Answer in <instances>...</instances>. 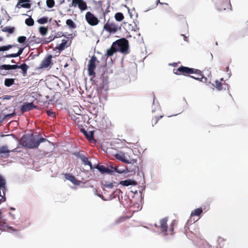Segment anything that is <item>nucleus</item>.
I'll return each mask as SVG.
<instances>
[{"label": "nucleus", "mask_w": 248, "mask_h": 248, "mask_svg": "<svg viewBox=\"0 0 248 248\" xmlns=\"http://www.w3.org/2000/svg\"><path fill=\"white\" fill-rule=\"evenodd\" d=\"M47 140L42 138L39 134H27L24 135L20 139V144L29 149L37 148L40 143L45 142Z\"/></svg>", "instance_id": "1"}, {"label": "nucleus", "mask_w": 248, "mask_h": 248, "mask_svg": "<svg viewBox=\"0 0 248 248\" xmlns=\"http://www.w3.org/2000/svg\"><path fill=\"white\" fill-rule=\"evenodd\" d=\"M129 44L128 41L125 38H123L114 42L110 48L107 50L106 55L108 57H110V58L113 56L114 54L120 51L122 53H127L128 51ZM111 62H113L111 59Z\"/></svg>", "instance_id": "2"}, {"label": "nucleus", "mask_w": 248, "mask_h": 248, "mask_svg": "<svg viewBox=\"0 0 248 248\" xmlns=\"http://www.w3.org/2000/svg\"><path fill=\"white\" fill-rule=\"evenodd\" d=\"M173 73L177 75L182 74L184 76L189 75V74H196L197 77H194L193 76H189V77L191 78L199 81H202V79L203 78V76L202 74L201 70L197 69L189 68L183 66H180L176 70L173 69Z\"/></svg>", "instance_id": "3"}, {"label": "nucleus", "mask_w": 248, "mask_h": 248, "mask_svg": "<svg viewBox=\"0 0 248 248\" xmlns=\"http://www.w3.org/2000/svg\"><path fill=\"white\" fill-rule=\"evenodd\" d=\"M29 68V66H28L25 63H23L21 65L18 66L17 65H2L0 66V69L2 70H11V69H16L17 68H20L22 71V74L24 76H26L27 75V71Z\"/></svg>", "instance_id": "4"}, {"label": "nucleus", "mask_w": 248, "mask_h": 248, "mask_svg": "<svg viewBox=\"0 0 248 248\" xmlns=\"http://www.w3.org/2000/svg\"><path fill=\"white\" fill-rule=\"evenodd\" d=\"M72 119L75 121L79 127H83L85 124L87 119L88 118L87 115H81L76 113L71 115Z\"/></svg>", "instance_id": "5"}, {"label": "nucleus", "mask_w": 248, "mask_h": 248, "mask_svg": "<svg viewBox=\"0 0 248 248\" xmlns=\"http://www.w3.org/2000/svg\"><path fill=\"white\" fill-rule=\"evenodd\" d=\"M115 157L117 159L120 160L122 162L125 163L126 164L134 163L137 162L136 159H130L129 156H126L124 153L122 152H120L116 154L115 155Z\"/></svg>", "instance_id": "6"}, {"label": "nucleus", "mask_w": 248, "mask_h": 248, "mask_svg": "<svg viewBox=\"0 0 248 248\" xmlns=\"http://www.w3.org/2000/svg\"><path fill=\"white\" fill-rule=\"evenodd\" d=\"M6 190V181L0 175V204L6 201L4 191Z\"/></svg>", "instance_id": "7"}, {"label": "nucleus", "mask_w": 248, "mask_h": 248, "mask_svg": "<svg viewBox=\"0 0 248 248\" xmlns=\"http://www.w3.org/2000/svg\"><path fill=\"white\" fill-rule=\"evenodd\" d=\"M85 18L87 23L92 26L97 25L99 22L98 19L91 12L86 13Z\"/></svg>", "instance_id": "8"}, {"label": "nucleus", "mask_w": 248, "mask_h": 248, "mask_svg": "<svg viewBox=\"0 0 248 248\" xmlns=\"http://www.w3.org/2000/svg\"><path fill=\"white\" fill-rule=\"evenodd\" d=\"M118 27L116 23L113 22H110L109 20L104 25V30L109 33H115L118 30Z\"/></svg>", "instance_id": "9"}, {"label": "nucleus", "mask_w": 248, "mask_h": 248, "mask_svg": "<svg viewBox=\"0 0 248 248\" xmlns=\"http://www.w3.org/2000/svg\"><path fill=\"white\" fill-rule=\"evenodd\" d=\"M69 6L75 7L78 6L81 11H85L88 9L87 3L83 0H72L71 4Z\"/></svg>", "instance_id": "10"}, {"label": "nucleus", "mask_w": 248, "mask_h": 248, "mask_svg": "<svg viewBox=\"0 0 248 248\" xmlns=\"http://www.w3.org/2000/svg\"><path fill=\"white\" fill-rule=\"evenodd\" d=\"M16 148L13 150H9L7 145L0 146V157L2 158H7L10 155L11 152H15Z\"/></svg>", "instance_id": "11"}, {"label": "nucleus", "mask_w": 248, "mask_h": 248, "mask_svg": "<svg viewBox=\"0 0 248 248\" xmlns=\"http://www.w3.org/2000/svg\"><path fill=\"white\" fill-rule=\"evenodd\" d=\"M6 46L7 47L8 50H9L10 49L13 47H15L18 49V51L16 53L7 55L6 57L7 58H14L20 56L22 54L24 49L23 48H19L18 45L16 44L8 45Z\"/></svg>", "instance_id": "12"}, {"label": "nucleus", "mask_w": 248, "mask_h": 248, "mask_svg": "<svg viewBox=\"0 0 248 248\" xmlns=\"http://www.w3.org/2000/svg\"><path fill=\"white\" fill-rule=\"evenodd\" d=\"M217 7L220 11L231 9L232 6L230 3V0H220Z\"/></svg>", "instance_id": "13"}, {"label": "nucleus", "mask_w": 248, "mask_h": 248, "mask_svg": "<svg viewBox=\"0 0 248 248\" xmlns=\"http://www.w3.org/2000/svg\"><path fill=\"white\" fill-rule=\"evenodd\" d=\"M167 220V218H162L160 220V225L158 226L161 232L163 233V234L165 235L169 234L168 233Z\"/></svg>", "instance_id": "14"}, {"label": "nucleus", "mask_w": 248, "mask_h": 248, "mask_svg": "<svg viewBox=\"0 0 248 248\" xmlns=\"http://www.w3.org/2000/svg\"><path fill=\"white\" fill-rule=\"evenodd\" d=\"M53 64V63H41L39 67L36 68L35 73L38 74L42 73L44 70H48L51 67Z\"/></svg>", "instance_id": "15"}, {"label": "nucleus", "mask_w": 248, "mask_h": 248, "mask_svg": "<svg viewBox=\"0 0 248 248\" xmlns=\"http://www.w3.org/2000/svg\"><path fill=\"white\" fill-rule=\"evenodd\" d=\"M37 106H34L32 102L27 103L24 104L21 108V112L23 113L25 112L29 111L33 109L34 108H36Z\"/></svg>", "instance_id": "16"}, {"label": "nucleus", "mask_w": 248, "mask_h": 248, "mask_svg": "<svg viewBox=\"0 0 248 248\" xmlns=\"http://www.w3.org/2000/svg\"><path fill=\"white\" fill-rule=\"evenodd\" d=\"M96 68L95 63H89L88 65V74L92 78L95 77V69Z\"/></svg>", "instance_id": "17"}, {"label": "nucleus", "mask_w": 248, "mask_h": 248, "mask_svg": "<svg viewBox=\"0 0 248 248\" xmlns=\"http://www.w3.org/2000/svg\"><path fill=\"white\" fill-rule=\"evenodd\" d=\"M65 178L71 182L75 185H79L80 184V181L77 180L76 177L72 174L65 173L64 174Z\"/></svg>", "instance_id": "18"}, {"label": "nucleus", "mask_w": 248, "mask_h": 248, "mask_svg": "<svg viewBox=\"0 0 248 248\" xmlns=\"http://www.w3.org/2000/svg\"><path fill=\"white\" fill-rule=\"evenodd\" d=\"M80 130L81 132L84 135V136L89 140H92L93 139V131L87 132L83 127L81 128Z\"/></svg>", "instance_id": "19"}, {"label": "nucleus", "mask_w": 248, "mask_h": 248, "mask_svg": "<svg viewBox=\"0 0 248 248\" xmlns=\"http://www.w3.org/2000/svg\"><path fill=\"white\" fill-rule=\"evenodd\" d=\"M102 83L100 84L99 88L101 89H105L107 88L108 84V79L107 77L105 76V74L102 75Z\"/></svg>", "instance_id": "20"}, {"label": "nucleus", "mask_w": 248, "mask_h": 248, "mask_svg": "<svg viewBox=\"0 0 248 248\" xmlns=\"http://www.w3.org/2000/svg\"><path fill=\"white\" fill-rule=\"evenodd\" d=\"M222 81L224 82L223 78L220 79V81L216 80L214 84V87L218 91H221L223 89V84Z\"/></svg>", "instance_id": "21"}, {"label": "nucleus", "mask_w": 248, "mask_h": 248, "mask_svg": "<svg viewBox=\"0 0 248 248\" xmlns=\"http://www.w3.org/2000/svg\"><path fill=\"white\" fill-rule=\"evenodd\" d=\"M95 168L98 169L101 173L109 172L110 170L103 165H96Z\"/></svg>", "instance_id": "22"}, {"label": "nucleus", "mask_w": 248, "mask_h": 248, "mask_svg": "<svg viewBox=\"0 0 248 248\" xmlns=\"http://www.w3.org/2000/svg\"><path fill=\"white\" fill-rule=\"evenodd\" d=\"M80 158L85 165H89L91 169L93 168L92 164L89 161L87 157L85 156H81Z\"/></svg>", "instance_id": "23"}, {"label": "nucleus", "mask_w": 248, "mask_h": 248, "mask_svg": "<svg viewBox=\"0 0 248 248\" xmlns=\"http://www.w3.org/2000/svg\"><path fill=\"white\" fill-rule=\"evenodd\" d=\"M36 36L35 35H31L27 41V44L28 46H30V45H32L34 43L36 42Z\"/></svg>", "instance_id": "24"}, {"label": "nucleus", "mask_w": 248, "mask_h": 248, "mask_svg": "<svg viewBox=\"0 0 248 248\" xmlns=\"http://www.w3.org/2000/svg\"><path fill=\"white\" fill-rule=\"evenodd\" d=\"M15 83V79L6 78L4 80V85L6 87H10Z\"/></svg>", "instance_id": "25"}, {"label": "nucleus", "mask_w": 248, "mask_h": 248, "mask_svg": "<svg viewBox=\"0 0 248 248\" xmlns=\"http://www.w3.org/2000/svg\"><path fill=\"white\" fill-rule=\"evenodd\" d=\"M15 28L14 27H5L1 29V31L3 32H8L9 34L13 33L15 31Z\"/></svg>", "instance_id": "26"}, {"label": "nucleus", "mask_w": 248, "mask_h": 248, "mask_svg": "<svg viewBox=\"0 0 248 248\" xmlns=\"http://www.w3.org/2000/svg\"><path fill=\"white\" fill-rule=\"evenodd\" d=\"M202 212V208H199L195 209L193 211L191 214V216H199Z\"/></svg>", "instance_id": "27"}, {"label": "nucleus", "mask_w": 248, "mask_h": 248, "mask_svg": "<svg viewBox=\"0 0 248 248\" xmlns=\"http://www.w3.org/2000/svg\"><path fill=\"white\" fill-rule=\"evenodd\" d=\"M66 24L70 29H75L76 28V25L71 19H67L66 21Z\"/></svg>", "instance_id": "28"}, {"label": "nucleus", "mask_w": 248, "mask_h": 248, "mask_svg": "<svg viewBox=\"0 0 248 248\" xmlns=\"http://www.w3.org/2000/svg\"><path fill=\"white\" fill-rule=\"evenodd\" d=\"M20 3H21L19 1L16 5V7L18 8H20L21 7L25 8H30L31 7V4H30L29 3H22V4H20Z\"/></svg>", "instance_id": "29"}, {"label": "nucleus", "mask_w": 248, "mask_h": 248, "mask_svg": "<svg viewBox=\"0 0 248 248\" xmlns=\"http://www.w3.org/2000/svg\"><path fill=\"white\" fill-rule=\"evenodd\" d=\"M114 17L117 21H122L124 18L123 14L120 12L116 13L115 14Z\"/></svg>", "instance_id": "30"}, {"label": "nucleus", "mask_w": 248, "mask_h": 248, "mask_svg": "<svg viewBox=\"0 0 248 248\" xmlns=\"http://www.w3.org/2000/svg\"><path fill=\"white\" fill-rule=\"evenodd\" d=\"M67 41L66 40H62V43L57 47V49L59 50H62L64 49Z\"/></svg>", "instance_id": "31"}, {"label": "nucleus", "mask_w": 248, "mask_h": 248, "mask_svg": "<svg viewBox=\"0 0 248 248\" xmlns=\"http://www.w3.org/2000/svg\"><path fill=\"white\" fill-rule=\"evenodd\" d=\"M163 117V115H160L159 116H155L154 117L152 118V126H154L155 124H156L158 120L162 118V117Z\"/></svg>", "instance_id": "32"}, {"label": "nucleus", "mask_w": 248, "mask_h": 248, "mask_svg": "<svg viewBox=\"0 0 248 248\" xmlns=\"http://www.w3.org/2000/svg\"><path fill=\"white\" fill-rule=\"evenodd\" d=\"M25 24L28 26H32L34 24V20L30 16L25 20Z\"/></svg>", "instance_id": "33"}, {"label": "nucleus", "mask_w": 248, "mask_h": 248, "mask_svg": "<svg viewBox=\"0 0 248 248\" xmlns=\"http://www.w3.org/2000/svg\"><path fill=\"white\" fill-rule=\"evenodd\" d=\"M17 41L20 44H23L25 43H27V39L25 36H20L17 38Z\"/></svg>", "instance_id": "34"}, {"label": "nucleus", "mask_w": 248, "mask_h": 248, "mask_svg": "<svg viewBox=\"0 0 248 248\" xmlns=\"http://www.w3.org/2000/svg\"><path fill=\"white\" fill-rule=\"evenodd\" d=\"M37 22L40 24H44L48 22V17H43L38 19Z\"/></svg>", "instance_id": "35"}, {"label": "nucleus", "mask_w": 248, "mask_h": 248, "mask_svg": "<svg viewBox=\"0 0 248 248\" xmlns=\"http://www.w3.org/2000/svg\"><path fill=\"white\" fill-rule=\"evenodd\" d=\"M48 31L47 28L45 27H40L39 28V32L42 35H45Z\"/></svg>", "instance_id": "36"}, {"label": "nucleus", "mask_w": 248, "mask_h": 248, "mask_svg": "<svg viewBox=\"0 0 248 248\" xmlns=\"http://www.w3.org/2000/svg\"><path fill=\"white\" fill-rule=\"evenodd\" d=\"M120 193H122V191L120 189H117L113 192L111 193L110 195V198L111 199L115 198L117 195H119Z\"/></svg>", "instance_id": "37"}, {"label": "nucleus", "mask_w": 248, "mask_h": 248, "mask_svg": "<svg viewBox=\"0 0 248 248\" xmlns=\"http://www.w3.org/2000/svg\"><path fill=\"white\" fill-rule=\"evenodd\" d=\"M46 5L49 8H52L55 5V1L54 0H46Z\"/></svg>", "instance_id": "38"}, {"label": "nucleus", "mask_w": 248, "mask_h": 248, "mask_svg": "<svg viewBox=\"0 0 248 248\" xmlns=\"http://www.w3.org/2000/svg\"><path fill=\"white\" fill-rule=\"evenodd\" d=\"M132 181L131 180H124L121 182L120 184L125 186H128L132 185Z\"/></svg>", "instance_id": "39"}, {"label": "nucleus", "mask_w": 248, "mask_h": 248, "mask_svg": "<svg viewBox=\"0 0 248 248\" xmlns=\"http://www.w3.org/2000/svg\"><path fill=\"white\" fill-rule=\"evenodd\" d=\"M175 225V221L173 220L171 223L170 228H169V231L170 232V234L172 235L173 234V230H174V226Z\"/></svg>", "instance_id": "40"}, {"label": "nucleus", "mask_w": 248, "mask_h": 248, "mask_svg": "<svg viewBox=\"0 0 248 248\" xmlns=\"http://www.w3.org/2000/svg\"><path fill=\"white\" fill-rule=\"evenodd\" d=\"M177 18L178 21L182 20L185 23H186L187 25L186 17H185L183 15H178Z\"/></svg>", "instance_id": "41"}, {"label": "nucleus", "mask_w": 248, "mask_h": 248, "mask_svg": "<svg viewBox=\"0 0 248 248\" xmlns=\"http://www.w3.org/2000/svg\"><path fill=\"white\" fill-rule=\"evenodd\" d=\"M46 113L48 116L54 117H55V112L51 110H48L46 111Z\"/></svg>", "instance_id": "42"}, {"label": "nucleus", "mask_w": 248, "mask_h": 248, "mask_svg": "<svg viewBox=\"0 0 248 248\" xmlns=\"http://www.w3.org/2000/svg\"><path fill=\"white\" fill-rule=\"evenodd\" d=\"M125 219V218H124V217L120 218L119 219H118L115 221L114 224H117L118 223H120L124 221Z\"/></svg>", "instance_id": "43"}, {"label": "nucleus", "mask_w": 248, "mask_h": 248, "mask_svg": "<svg viewBox=\"0 0 248 248\" xmlns=\"http://www.w3.org/2000/svg\"><path fill=\"white\" fill-rule=\"evenodd\" d=\"M244 33L248 34V21L246 22V26L244 29Z\"/></svg>", "instance_id": "44"}, {"label": "nucleus", "mask_w": 248, "mask_h": 248, "mask_svg": "<svg viewBox=\"0 0 248 248\" xmlns=\"http://www.w3.org/2000/svg\"><path fill=\"white\" fill-rule=\"evenodd\" d=\"M8 50L6 46H0V51H4Z\"/></svg>", "instance_id": "45"}, {"label": "nucleus", "mask_w": 248, "mask_h": 248, "mask_svg": "<svg viewBox=\"0 0 248 248\" xmlns=\"http://www.w3.org/2000/svg\"><path fill=\"white\" fill-rule=\"evenodd\" d=\"M15 115V113L8 114L7 115H5L4 118H11L13 117V116H14Z\"/></svg>", "instance_id": "46"}, {"label": "nucleus", "mask_w": 248, "mask_h": 248, "mask_svg": "<svg viewBox=\"0 0 248 248\" xmlns=\"http://www.w3.org/2000/svg\"><path fill=\"white\" fill-rule=\"evenodd\" d=\"M12 97V96L11 95H5L4 96H3V100H9L10 99H11V98Z\"/></svg>", "instance_id": "47"}, {"label": "nucleus", "mask_w": 248, "mask_h": 248, "mask_svg": "<svg viewBox=\"0 0 248 248\" xmlns=\"http://www.w3.org/2000/svg\"><path fill=\"white\" fill-rule=\"evenodd\" d=\"M51 58V56H49L46 59L44 60L43 62H50Z\"/></svg>", "instance_id": "48"}, {"label": "nucleus", "mask_w": 248, "mask_h": 248, "mask_svg": "<svg viewBox=\"0 0 248 248\" xmlns=\"http://www.w3.org/2000/svg\"><path fill=\"white\" fill-rule=\"evenodd\" d=\"M97 59L95 57H93L89 62H96Z\"/></svg>", "instance_id": "49"}, {"label": "nucleus", "mask_w": 248, "mask_h": 248, "mask_svg": "<svg viewBox=\"0 0 248 248\" xmlns=\"http://www.w3.org/2000/svg\"><path fill=\"white\" fill-rule=\"evenodd\" d=\"M181 36H184V39L185 41L188 42V37L186 36V35L185 34H181Z\"/></svg>", "instance_id": "50"}, {"label": "nucleus", "mask_w": 248, "mask_h": 248, "mask_svg": "<svg viewBox=\"0 0 248 248\" xmlns=\"http://www.w3.org/2000/svg\"><path fill=\"white\" fill-rule=\"evenodd\" d=\"M21 3H24L25 2H29L30 0H19Z\"/></svg>", "instance_id": "51"}, {"label": "nucleus", "mask_w": 248, "mask_h": 248, "mask_svg": "<svg viewBox=\"0 0 248 248\" xmlns=\"http://www.w3.org/2000/svg\"><path fill=\"white\" fill-rule=\"evenodd\" d=\"M177 63L176 62H175V63H172V64L171 63H170V65H172V66H175V65L177 64Z\"/></svg>", "instance_id": "52"}, {"label": "nucleus", "mask_w": 248, "mask_h": 248, "mask_svg": "<svg viewBox=\"0 0 248 248\" xmlns=\"http://www.w3.org/2000/svg\"><path fill=\"white\" fill-rule=\"evenodd\" d=\"M160 3V4H162V3H161V2H160V0H157V3H156V4H157V3Z\"/></svg>", "instance_id": "53"}, {"label": "nucleus", "mask_w": 248, "mask_h": 248, "mask_svg": "<svg viewBox=\"0 0 248 248\" xmlns=\"http://www.w3.org/2000/svg\"><path fill=\"white\" fill-rule=\"evenodd\" d=\"M55 22L57 23V27H60V24L57 22V21H55Z\"/></svg>", "instance_id": "54"}, {"label": "nucleus", "mask_w": 248, "mask_h": 248, "mask_svg": "<svg viewBox=\"0 0 248 248\" xmlns=\"http://www.w3.org/2000/svg\"><path fill=\"white\" fill-rule=\"evenodd\" d=\"M2 41H3V38L0 36V42Z\"/></svg>", "instance_id": "55"}, {"label": "nucleus", "mask_w": 248, "mask_h": 248, "mask_svg": "<svg viewBox=\"0 0 248 248\" xmlns=\"http://www.w3.org/2000/svg\"><path fill=\"white\" fill-rule=\"evenodd\" d=\"M68 64L67 63H66V64L64 65V67H67L68 66Z\"/></svg>", "instance_id": "56"}, {"label": "nucleus", "mask_w": 248, "mask_h": 248, "mask_svg": "<svg viewBox=\"0 0 248 248\" xmlns=\"http://www.w3.org/2000/svg\"><path fill=\"white\" fill-rule=\"evenodd\" d=\"M11 62H15L14 61V60H12L11 61Z\"/></svg>", "instance_id": "57"}, {"label": "nucleus", "mask_w": 248, "mask_h": 248, "mask_svg": "<svg viewBox=\"0 0 248 248\" xmlns=\"http://www.w3.org/2000/svg\"><path fill=\"white\" fill-rule=\"evenodd\" d=\"M11 209H12V210H15V209H14V208H11Z\"/></svg>", "instance_id": "58"}]
</instances>
